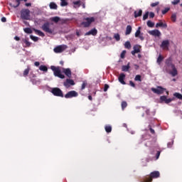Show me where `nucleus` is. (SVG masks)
Here are the masks:
<instances>
[{
  "label": "nucleus",
  "instance_id": "obj_1",
  "mask_svg": "<svg viewBox=\"0 0 182 182\" xmlns=\"http://www.w3.org/2000/svg\"><path fill=\"white\" fill-rule=\"evenodd\" d=\"M160 177V172L158 171H153L149 176H146L144 178L143 182H151L153 178H159Z\"/></svg>",
  "mask_w": 182,
  "mask_h": 182
},
{
  "label": "nucleus",
  "instance_id": "obj_2",
  "mask_svg": "<svg viewBox=\"0 0 182 182\" xmlns=\"http://www.w3.org/2000/svg\"><path fill=\"white\" fill-rule=\"evenodd\" d=\"M51 70H53L54 73V76L57 77H60V79H65V75L62 74V71L60 70V67L51 65L50 66Z\"/></svg>",
  "mask_w": 182,
  "mask_h": 182
},
{
  "label": "nucleus",
  "instance_id": "obj_3",
  "mask_svg": "<svg viewBox=\"0 0 182 182\" xmlns=\"http://www.w3.org/2000/svg\"><path fill=\"white\" fill-rule=\"evenodd\" d=\"M50 25H53V23H49V22H46L43 23V25L41 26L42 31L44 32H46V33H50L52 35L53 32H55V28H50Z\"/></svg>",
  "mask_w": 182,
  "mask_h": 182
},
{
  "label": "nucleus",
  "instance_id": "obj_4",
  "mask_svg": "<svg viewBox=\"0 0 182 182\" xmlns=\"http://www.w3.org/2000/svg\"><path fill=\"white\" fill-rule=\"evenodd\" d=\"M96 21V18L95 17H86L84 18V21L81 23V25L84 26V28H89L93 22Z\"/></svg>",
  "mask_w": 182,
  "mask_h": 182
},
{
  "label": "nucleus",
  "instance_id": "obj_5",
  "mask_svg": "<svg viewBox=\"0 0 182 182\" xmlns=\"http://www.w3.org/2000/svg\"><path fill=\"white\" fill-rule=\"evenodd\" d=\"M21 18L25 21H28L31 18V11L28 9H23L21 11Z\"/></svg>",
  "mask_w": 182,
  "mask_h": 182
},
{
  "label": "nucleus",
  "instance_id": "obj_6",
  "mask_svg": "<svg viewBox=\"0 0 182 182\" xmlns=\"http://www.w3.org/2000/svg\"><path fill=\"white\" fill-rule=\"evenodd\" d=\"M51 93L54 96H57L58 97H64L63 92L59 87H53V88H52Z\"/></svg>",
  "mask_w": 182,
  "mask_h": 182
},
{
  "label": "nucleus",
  "instance_id": "obj_7",
  "mask_svg": "<svg viewBox=\"0 0 182 182\" xmlns=\"http://www.w3.org/2000/svg\"><path fill=\"white\" fill-rule=\"evenodd\" d=\"M151 92L156 95H163L166 92V88H163L161 86H158L157 88H151Z\"/></svg>",
  "mask_w": 182,
  "mask_h": 182
},
{
  "label": "nucleus",
  "instance_id": "obj_8",
  "mask_svg": "<svg viewBox=\"0 0 182 182\" xmlns=\"http://www.w3.org/2000/svg\"><path fill=\"white\" fill-rule=\"evenodd\" d=\"M79 96V93L75 90L69 91L64 95L65 99H72L73 97H77Z\"/></svg>",
  "mask_w": 182,
  "mask_h": 182
},
{
  "label": "nucleus",
  "instance_id": "obj_9",
  "mask_svg": "<svg viewBox=\"0 0 182 182\" xmlns=\"http://www.w3.org/2000/svg\"><path fill=\"white\" fill-rule=\"evenodd\" d=\"M66 49H68V46L60 45L54 48V52L55 53H62V52H64Z\"/></svg>",
  "mask_w": 182,
  "mask_h": 182
},
{
  "label": "nucleus",
  "instance_id": "obj_10",
  "mask_svg": "<svg viewBox=\"0 0 182 182\" xmlns=\"http://www.w3.org/2000/svg\"><path fill=\"white\" fill-rule=\"evenodd\" d=\"M174 100L173 98H169L167 99V97L166 95H163L160 97V102L161 103H166V105H168V103H171Z\"/></svg>",
  "mask_w": 182,
  "mask_h": 182
},
{
  "label": "nucleus",
  "instance_id": "obj_11",
  "mask_svg": "<svg viewBox=\"0 0 182 182\" xmlns=\"http://www.w3.org/2000/svg\"><path fill=\"white\" fill-rule=\"evenodd\" d=\"M172 70H166V72L169 73L173 77H175V76H177L178 75V71L177 70V68H176V65H173L171 67Z\"/></svg>",
  "mask_w": 182,
  "mask_h": 182
},
{
  "label": "nucleus",
  "instance_id": "obj_12",
  "mask_svg": "<svg viewBox=\"0 0 182 182\" xmlns=\"http://www.w3.org/2000/svg\"><path fill=\"white\" fill-rule=\"evenodd\" d=\"M160 46L162 49H164V50H168V46H170V41H168V40L163 41Z\"/></svg>",
  "mask_w": 182,
  "mask_h": 182
},
{
  "label": "nucleus",
  "instance_id": "obj_13",
  "mask_svg": "<svg viewBox=\"0 0 182 182\" xmlns=\"http://www.w3.org/2000/svg\"><path fill=\"white\" fill-rule=\"evenodd\" d=\"M63 85L67 88L70 87V86H75V81L73 80L67 79L65 82H64Z\"/></svg>",
  "mask_w": 182,
  "mask_h": 182
},
{
  "label": "nucleus",
  "instance_id": "obj_14",
  "mask_svg": "<svg viewBox=\"0 0 182 182\" xmlns=\"http://www.w3.org/2000/svg\"><path fill=\"white\" fill-rule=\"evenodd\" d=\"M133 49L134 50H132L131 53L134 56L136 53H140V49H141V46L139 45H135L134 46Z\"/></svg>",
  "mask_w": 182,
  "mask_h": 182
},
{
  "label": "nucleus",
  "instance_id": "obj_15",
  "mask_svg": "<svg viewBox=\"0 0 182 182\" xmlns=\"http://www.w3.org/2000/svg\"><path fill=\"white\" fill-rule=\"evenodd\" d=\"M141 27H139L135 33V38H139L141 41H144V37L140 35V33H141Z\"/></svg>",
  "mask_w": 182,
  "mask_h": 182
},
{
  "label": "nucleus",
  "instance_id": "obj_16",
  "mask_svg": "<svg viewBox=\"0 0 182 182\" xmlns=\"http://www.w3.org/2000/svg\"><path fill=\"white\" fill-rule=\"evenodd\" d=\"M149 35H151L152 36H161V33L160 31L156 29L149 31Z\"/></svg>",
  "mask_w": 182,
  "mask_h": 182
},
{
  "label": "nucleus",
  "instance_id": "obj_17",
  "mask_svg": "<svg viewBox=\"0 0 182 182\" xmlns=\"http://www.w3.org/2000/svg\"><path fill=\"white\" fill-rule=\"evenodd\" d=\"M124 79H126V75H124V73H121L118 77V80L119 82H121L122 85H126Z\"/></svg>",
  "mask_w": 182,
  "mask_h": 182
},
{
  "label": "nucleus",
  "instance_id": "obj_18",
  "mask_svg": "<svg viewBox=\"0 0 182 182\" xmlns=\"http://www.w3.org/2000/svg\"><path fill=\"white\" fill-rule=\"evenodd\" d=\"M85 35L87 36H89L90 35H92V36H96V35H97V30L96 28H92L90 31L87 32Z\"/></svg>",
  "mask_w": 182,
  "mask_h": 182
},
{
  "label": "nucleus",
  "instance_id": "obj_19",
  "mask_svg": "<svg viewBox=\"0 0 182 182\" xmlns=\"http://www.w3.org/2000/svg\"><path fill=\"white\" fill-rule=\"evenodd\" d=\"M63 72L65 73V76L68 77H72V71L70 68H63Z\"/></svg>",
  "mask_w": 182,
  "mask_h": 182
},
{
  "label": "nucleus",
  "instance_id": "obj_20",
  "mask_svg": "<svg viewBox=\"0 0 182 182\" xmlns=\"http://www.w3.org/2000/svg\"><path fill=\"white\" fill-rule=\"evenodd\" d=\"M165 63L168 68H173V66H175L174 64H173V59H171V58H167Z\"/></svg>",
  "mask_w": 182,
  "mask_h": 182
},
{
  "label": "nucleus",
  "instance_id": "obj_21",
  "mask_svg": "<svg viewBox=\"0 0 182 182\" xmlns=\"http://www.w3.org/2000/svg\"><path fill=\"white\" fill-rule=\"evenodd\" d=\"M21 1H24V2H26L28 0H16V4H10V6H11L12 8H18V6L21 5Z\"/></svg>",
  "mask_w": 182,
  "mask_h": 182
},
{
  "label": "nucleus",
  "instance_id": "obj_22",
  "mask_svg": "<svg viewBox=\"0 0 182 182\" xmlns=\"http://www.w3.org/2000/svg\"><path fill=\"white\" fill-rule=\"evenodd\" d=\"M142 14H143V11L141 9H139L138 11H135L134 12V18H139V16H141Z\"/></svg>",
  "mask_w": 182,
  "mask_h": 182
},
{
  "label": "nucleus",
  "instance_id": "obj_23",
  "mask_svg": "<svg viewBox=\"0 0 182 182\" xmlns=\"http://www.w3.org/2000/svg\"><path fill=\"white\" fill-rule=\"evenodd\" d=\"M23 43H25L24 48H31V42L28 40V38H23L22 39Z\"/></svg>",
  "mask_w": 182,
  "mask_h": 182
},
{
  "label": "nucleus",
  "instance_id": "obj_24",
  "mask_svg": "<svg viewBox=\"0 0 182 182\" xmlns=\"http://www.w3.org/2000/svg\"><path fill=\"white\" fill-rule=\"evenodd\" d=\"M129 69H130V63H128L127 65L122 66V72H129Z\"/></svg>",
  "mask_w": 182,
  "mask_h": 182
},
{
  "label": "nucleus",
  "instance_id": "obj_25",
  "mask_svg": "<svg viewBox=\"0 0 182 182\" xmlns=\"http://www.w3.org/2000/svg\"><path fill=\"white\" fill-rule=\"evenodd\" d=\"M33 31L37 35H38V36H42V38H43L45 36V33L41 31V30L33 28Z\"/></svg>",
  "mask_w": 182,
  "mask_h": 182
},
{
  "label": "nucleus",
  "instance_id": "obj_26",
  "mask_svg": "<svg viewBox=\"0 0 182 182\" xmlns=\"http://www.w3.org/2000/svg\"><path fill=\"white\" fill-rule=\"evenodd\" d=\"M132 26L128 25L126 28L125 35H130L132 33Z\"/></svg>",
  "mask_w": 182,
  "mask_h": 182
},
{
  "label": "nucleus",
  "instance_id": "obj_27",
  "mask_svg": "<svg viewBox=\"0 0 182 182\" xmlns=\"http://www.w3.org/2000/svg\"><path fill=\"white\" fill-rule=\"evenodd\" d=\"M49 6L50 9H58V5L55 2H50Z\"/></svg>",
  "mask_w": 182,
  "mask_h": 182
},
{
  "label": "nucleus",
  "instance_id": "obj_28",
  "mask_svg": "<svg viewBox=\"0 0 182 182\" xmlns=\"http://www.w3.org/2000/svg\"><path fill=\"white\" fill-rule=\"evenodd\" d=\"M159 26H161L162 28H167V25L166 23H164L163 22L157 23L156 24V28H159Z\"/></svg>",
  "mask_w": 182,
  "mask_h": 182
},
{
  "label": "nucleus",
  "instance_id": "obj_29",
  "mask_svg": "<svg viewBox=\"0 0 182 182\" xmlns=\"http://www.w3.org/2000/svg\"><path fill=\"white\" fill-rule=\"evenodd\" d=\"M105 132L107 133H112V126L110 125H106L105 127Z\"/></svg>",
  "mask_w": 182,
  "mask_h": 182
},
{
  "label": "nucleus",
  "instance_id": "obj_30",
  "mask_svg": "<svg viewBox=\"0 0 182 182\" xmlns=\"http://www.w3.org/2000/svg\"><path fill=\"white\" fill-rule=\"evenodd\" d=\"M171 19L172 22H176V21H177V14H176V13L172 14V15L171 16Z\"/></svg>",
  "mask_w": 182,
  "mask_h": 182
},
{
  "label": "nucleus",
  "instance_id": "obj_31",
  "mask_svg": "<svg viewBox=\"0 0 182 182\" xmlns=\"http://www.w3.org/2000/svg\"><path fill=\"white\" fill-rule=\"evenodd\" d=\"M31 70L30 68H26L23 73V76H24V77H26V76H28V75H29V71Z\"/></svg>",
  "mask_w": 182,
  "mask_h": 182
},
{
  "label": "nucleus",
  "instance_id": "obj_32",
  "mask_svg": "<svg viewBox=\"0 0 182 182\" xmlns=\"http://www.w3.org/2000/svg\"><path fill=\"white\" fill-rule=\"evenodd\" d=\"M53 22H55V23H58L59 21H60V18L58 16H55L50 18Z\"/></svg>",
  "mask_w": 182,
  "mask_h": 182
},
{
  "label": "nucleus",
  "instance_id": "obj_33",
  "mask_svg": "<svg viewBox=\"0 0 182 182\" xmlns=\"http://www.w3.org/2000/svg\"><path fill=\"white\" fill-rule=\"evenodd\" d=\"M124 48L126 49H130L132 48V44L130 43V41H127L124 43Z\"/></svg>",
  "mask_w": 182,
  "mask_h": 182
},
{
  "label": "nucleus",
  "instance_id": "obj_34",
  "mask_svg": "<svg viewBox=\"0 0 182 182\" xmlns=\"http://www.w3.org/2000/svg\"><path fill=\"white\" fill-rule=\"evenodd\" d=\"M40 70H42V72H48V67L46 65H41L39 67Z\"/></svg>",
  "mask_w": 182,
  "mask_h": 182
},
{
  "label": "nucleus",
  "instance_id": "obj_35",
  "mask_svg": "<svg viewBox=\"0 0 182 182\" xmlns=\"http://www.w3.org/2000/svg\"><path fill=\"white\" fill-rule=\"evenodd\" d=\"M173 96H175V97H177V99H179L180 100H182V95L178 93V92H175L173 94Z\"/></svg>",
  "mask_w": 182,
  "mask_h": 182
},
{
  "label": "nucleus",
  "instance_id": "obj_36",
  "mask_svg": "<svg viewBox=\"0 0 182 182\" xmlns=\"http://www.w3.org/2000/svg\"><path fill=\"white\" fill-rule=\"evenodd\" d=\"M146 25L149 28H153L154 26V23L149 20L147 21Z\"/></svg>",
  "mask_w": 182,
  "mask_h": 182
},
{
  "label": "nucleus",
  "instance_id": "obj_37",
  "mask_svg": "<svg viewBox=\"0 0 182 182\" xmlns=\"http://www.w3.org/2000/svg\"><path fill=\"white\" fill-rule=\"evenodd\" d=\"M134 80L136 82H141V75H136L134 77Z\"/></svg>",
  "mask_w": 182,
  "mask_h": 182
},
{
  "label": "nucleus",
  "instance_id": "obj_38",
  "mask_svg": "<svg viewBox=\"0 0 182 182\" xmlns=\"http://www.w3.org/2000/svg\"><path fill=\"white\" fill-rule=\"evenodd\" d=\"M163 59H164V58H163V56H161V55H159L157 58V63H159V65H160V63H161V62H163Z\"/></svg>",
  "mask_w": 182,
  "mask_h": 182
},
{
  "label": "nucleus",
  "instance_id": "obj_39",
  "mask_svg": "<svg viewBox=\"0 0 182 182\" xmlns=\"http://www.w3.org/2000/svg\"><path fill=\"white\" fill-rule=\"evenodd\" d=\"M114 38L117 41V42H119V41H120V34L115 33L114 35Z\"/></svg>",
  "mask_w": 182,
  "mask_h": 182
},
{
  "label": "nucleus",
  "instance_id": "obj_40",
  "mask_svg": "<svg viewBox=\"0 0 182 182\" xmlns=\"http://www.w3.org/2000/svg\"><path fill=\"white\" fill-rule=\"evenodd\" d=\"M30 38L33 41V42H38L39 41V38L33 36H30Z\"/></svg>",
  "mask_w": 182,
  "mask_h": 182
},
{
  "label": "nucleus",
  "instance_id": "obj_41",
  "mask_svg": "<svg viewBox=\"0 0 182 182\" xmlns=\"http://www.w3.org/2000/svg\"><path fill=\"white\" fill-rule=\"evenodd\" d=\"M126 107H127V102L126 101H123L122 102V110H124V109H126Z\"/></svg>",
  "mask_w": 182,
  "mask_h": 182
},
{
  "label": "nucleus",
  "instance_id": "obj_42",
  "mask_svg": "<svg viewBox=\"0 0 182 182\" xmlns=\"http://www.w3.org/2000/svg\"><path fill=\"white\" fill-rule=\"evenodd\" d=\"M23 31L26 33H32V29L30 28H23Z\"/></svg>",
  "mask_w": 182,
  "mask_h": 182
},
{
  "label": "nucleus",
  "instance_id": "obj_43",
  "mask_svg": "<svg viewBox=\"0 0 182 182\" xmlns=\"http://www.w3.org/2000/svg\"><path fill=\"white\" fill-rule=\"evenodd\" d=\"M60 1H61V3H60L61 6H67L68 1H66V0H60Z\"/></svg>",
  "mask_w": 182,
  "mask_h": 182
},
{
  "label": "nucleus",
  "instance_id": "obj_44",
  "mask_svg": "<svg viewBox=\"0 0 182 182\" xmlns=\"http://www.w3.org/2000/svg\"><path fill=\"white\" fill-rule=\"evenodd\" d=\"M86 86H87V82H83L81 86V90H85Z\"/></svg>",
  "mask_w": 182,
  "mask_h": 182
},
{
  "label": "nucleus",
  "instance_id": "obj_45",
  "mask_svg": "<svg viewBox=\"0 0 182 182\" xmlns=\"http://www.w3.org/2000/svg\"><path fill=\"white\" fill-rule=\"evenodd\" d=\"M149 11H146L143 16V21H146L149 18Z\"/></svg>",
  "mask_w": 182,
  "mask_h": 182
},
{
  "label": "nucleus",
  "instance_id": "obj_46",
  "mask_svg": "<svg viewBox=\"0 0 182 182\" xmlns=\"http://www.w3.org/2000/svg\"><path fill=\"white\" fill-rule=\"evenodd\" d=\"M168 11H170V8H168V7L165 8L164 10H162V14L166 15V14H167V12H168Z\"/></svg>",
  "mask_w": 182,
  "mask_h": 182
},
{
  "label": "nucleus",
  "instance_id": "obj_47",
  "mask_svg": "<svg viewBox=\"0 0 182 182\" xmlns=\"http://www.w3.org/2000/svg\"><path fill=\"white\" fill-rule=\"evenodd\" d=\"M124 56H126V50H123L121 53L120 58L121 59H124Z\"/></svg>",
  "mask_w": 182,
  "mask_h": 182
},
{
  "label": "nucleus",
  "instance_id": "obj_48",
  "mask_svg": "<svg viewBox=\"0 0 182 182\" xmlns=\"http://www.w3.org/2000/svg\"><path fill=\"white\" fill-rule=\"evenodd\" d=\"M172 5H177L178 4H180V0H173L171 2Z\"/></svg>",
  "mask_w": 182,
  "mask_h": 182
},
{
  "label": "nucleus",
  "instance_id": "obj_49",
  "mask_svg": "<svg viewBox=\"0 0 182 182\" xmlns=\"http://www.w3.org/2000/svg\"><path fill=\"white\" fill-rule=\"evenodd\" d=\"M109 85L105 84L104 86V92H107V90H109Z\"/></svg>",
  "mask_w": 182,
  "mask_h": 182
},
{
  "label": "nucleus",
  "instance_id": "obj_50",
  "mask_svg": "<svg viewBox=\"0 0 182 182\" xmlns=\"http://www.w3.org/2000/svg\"><path fill=\"white\" fill-rule=\"evenodd\" d=\"M159 1H157V2H155V3H152L151 4V6L152 7V8H154L155 6H157V5H159Z\"/></svg>",
  "mask_w": 182,
  "mask_h": 182
},
{
  "label": "nucleus",
  "instance_id": "obj_51",
  "mask_svg": "<svg viewBox=\"0 0 182 182\" xmlns=\"http://www.w3.org/2000/svg\"><path fill=\"white\" fill-rule=\"evenodd\" d=\"M129 85L132 86V87H136V84H134V82H133L132 80L129 81Z\"/></svg>",
  "mask_w": 182,
  "mask_h": 182
},
{
  "label": "nucleus",
  "instance_id": "obj_52",
  "mask_svg": "<svg viewBox=\"0 0 182 182\" xmlns=\"http://www.w3.org/2000/svg\"><path fill=\"white\" fill-rule=\"evenodd\" d=\"M154 16H155V14L153 12L149 13V18H154Z\"/></svg>",
  "mask_w": 182,
  "mask_h": 182
},
{
  "label": "nucleus",
  "instance_id": "obj_53",
  "mask_svg": "<svg viewBox=\"0 0 182 182\" xmlns=\"http://www.w3.org/2000/svg\"><path fill=\"white\" fill-rule=\"evenodd\" d=\"M145 112H146V114L148 116L150 115V109H149L146 108Z\"/></svg>",
  "mask_w": 182,
  "mask_h": 182
},
{
  "label": "nucleus",
  "instance_id": "obj_54",
  "mask_svg": "<svg viewBox=\"0 0 182 182\" xmlns=\"http://www.w3.org/2000/svg\"><path fill=\"white\" fill-rule=\"evenodd\" d=\"M160 154H161L160 151H158L156 155V159H159V157H160Z\"/></svg>",
  "mask_w": 182,
  "mask_h": 182
},
{
  "label": "nucleus",
  "instance_id": "obj_55",
  "mask_svg": "<svg viewBox=\"0 0 182 182\" xmlns=\"http://www.w3.org/2000/svg\"><path fill=\"white\" fill-rule=\"evenodd\" d=\"M149 130L151 133V134H154L156 132H154V129H153L152 128H149Z\"/></svg>",
  "mask_w": 182,
  "mask_h": 182
},
{
  "label": "nucleus",
  "instance_id": "obj_56",
  "mask_svg": "<svg viewBox=\"0 0 182 182\" xmlns=\"http://www.w3.org/2000/svg\"><path fill=\"white\" fill-rule=\"evenodd\" d=\"M73 4H74V5H80V1H74Z\"/></svg>",
  "mask_w": 182,
  "mask_h": 182
},
{
  "label": "nucleus",
  "instance_id": "obj_57",
  "mask_svg": "<svg viewBox=\"0 0 182 182\" xmlns=\"http://www.w3.org/2000/svg\"><path fill=\"white\" fill-rule=\"evenodd\" d=\"M14 39H15V41H21V38L18 36H16L14 37Z\"/></svg>",
  "mask_w": 182,
  "mask_h": 182
},
{
  "label": "nucleus",
  "instance_id": "obj_58",
  "mask_svg": "<svg viewBox=\"0 0 182 182\" xmlns=\"http://www.w3.org/2000/svg\"><path fill=\"white\" fill-rule=\"evenodd\" d=\"M1 22H6V17H2L1 18Z\"/></svg>",
  "mask_w": 182,
  "mask_h": 182
},
{
  "label": "nucleus",
  "instance_id": "obj_59",
  "mask_svg": "<svg viewBox=\"0 0 182 182\" xmlns=\"http://www.w3.org/2000/svg\"><path fill=\"white\" fill-rule=\"evenodd\" d=\"M34 65H35V66H39V65H41V63L36 61L34 63Z\"/></svg>",
  "mask_w": 182,
  "mask_h": 182
},
{
  "label": "nucleus",
  "instance_id": "obj_60",
  "mask_svg": "<svg viewBox=\"0 0 182 182\" xmlns=\"http://www.w3.org/2000/svg\"><path fill=\"white\" fill-rule=\"evenodd\" d=\"M25 5H26V6H32V4H31V3H26Z\"/></svg>",
  "mask_w": 182,
  "mask_h": 182
},
{
  "label": "nucleus",
  "instance_id": "obj_61",
  "mask_svg": "<svg viewBox=\"0 0 182 182\" xmlns=\"http://www.w3.org/2000/svg\"><path fill=\"white\" fill-rule=\"evenodd\" d=\"M134 66H135L136 70H138V69L139 68V65L134 64Z\"/></svg>",
  "mask_w": 182,
  "mask_h": 182
},
{
  "label": "nucleus",
  "instance_id": "obj_62",
  "mask_svg": "<svg viewBox=\"0 0 182 182\" xmlns=\"http://www.w3.org/2000/svg\"><path fill=\"white\" fill-rule=\"evenodd\" d=\"M88 99H89V100H93V98L92 97V95H89Z\"/></svg>",
  "mask_w": 182,
  "mask_h": 182
},
{
  "label": "nucleus",
  "instance_id": "obj_63",
  "mask_svg": "<svg viewBox=\"0 0 182 182\" xmlns=\"http://www.w3.org/2000/svg\"><path fill=\"white\" fill-rule=\"evenodd\" d=\"M168 147H171V142L168 143Z\"/></svg>",
  "mask_w": 182,
  "mask_h": 182
},
{
  "label": "nucleus",
  "instance_id": "obj_64",
  "mask_svg": "<svg viewBox=\"0 0 182 182\" xmlns=\"http://www.w3.org/2000/svg\"><path fill=\"white\" fill-rule=\"evenodd\" d=\"M63 63H64L63 61L60 62V65H62V66H63Z\"/></svg>",
  "mask_w": 182,
  "mask_h": 182
}]
</instances>
